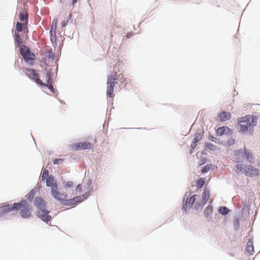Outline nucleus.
<instances>
[{
    "label": "nucleus",
    "instance_id": "nucleus-59",
    "mask_svg": "<svg viewBox=\"0 0 260 260\" xmlns=\"http://www.w3.org/2000/svg\"><path fill=\"white\" fill-rule=\"evenodd\" d=\"M72 15L71 14H69V15H68V16L67 17V20H68V21H71V23H72Z\"/></svg>",
    "mask_w": 260,
    "mask_h": 260
},
{
    "label": "nucleus",
    "instance_id": "nucleus-56",
    "mask_svg": "<svg viewBox=\"0 0 260 260\" xmlns=\"http://www.w3.org/2000/svg\"><path fill=\"white\" fill-rule=\"evenodd\" d=\"M42 186L41 184H40L39 183H37L36 185V186L34 187L35 189H36V190L38 191H39L40 189H41L42 188Z\"/></svg>",
    "mask_w": 260,
    "mask_h": 260
},
{
    "label": "nucleus",
    "instance_id": "nucleus-26",
    "mask_svg": "<svg viewBox=\"0 0 260 260\" xmlns=\"http://www.w3.org/2000/svg\"><path fill=\"white\" fill-rule=\"evenodd\" d=\"M207 202L202 199L199 202H196L193 205L192 208L196 210H198L200 209H202L203 207L206 204Z\"/></svg>",
    "mask_w": 260,
    "mask_h": 260
},
{
    "label": "nucleus",
    "instance_id": "nucleus-33",
    "mask_svg": "<svg viewBox=\"0 0 260 260\" xmlns=\"http://www.w3.org/2000/svg\"><path fill=\"white\" fill-rule=\"evenodd\" d=\"M68 194L66 192H61L59 191L57 195V198H55L54 200L58 201L61 204V199L67 200Z\"/></svg>",
    "mask_w": 260,
    "mask_h": 260
},
{
    "label": "nucleus",
    "instance_id": "nucleus-17",
    "mask_svg": "<svg viewBox=\"0 0 260 260\" xmlns=\"http://www.w3.org/2000/svg\"><path fill=\"white\" fill-rule=\"evenodd\" d=\"M246 251L249 253L250 255H252L254 252V245H253V238L251 237L248 239V242L246 244L245 248Z\"/></svg>",
    "mask_w": 260,
    "mask_h": 260
},
{
    "label": "nucleus",
    "instance_id": "nucleus-7",
    "mask_svg": "<svg viewBox=\"0 0 260 260\" xmlns=\"http://www.w3.org/2000/svg\"><path fill=\"white\" fill-rule=\"evenodd\" d=\"M14 211L18 212L16 205L14 203L6 202L0 204V217Z\"/></svg>",
    "mask_w": 260,
    "mask_h": 260
},
{
    "label": "nucleus",
    "instance_id": "nucleus-20",
    "mask_svg": "<svg viewBox=\"0 0 260 260\" xmlns=\"http://www.w3.org/2000/svg\"><path fill=\"white\" fill-rule=\"evenodd\" d=\"M42 69H44L46 71L45 78L46 83L52 82V78L53 77V73L51 69L44 68L43 66H41Z\"/></svg>",
    "mask_w": 260,
    "mask_h": 260
},
{
    "label": "nucleus",
    "instance_id": "nucleus-34",
    "mask_svg": "<svg viewBox=\"0 0 260 260\" xmlns=\"http://www.w3.org/2000/svg\"><path fill=\"white\" fill-rule=\"evenodd\" d=\"M210 161V159L202 156V157H200V160L198 161L197 164L199 167H201L202 166L204 165L207 162H209Z\"/></svg>",
    "mask_w": 260,
    "mask_h": 260
},
{
    "label": "nucleus",
    "instance_id": "nucleus-53",
    "mask_svg": "<svg viewBox=\"0 0 260 260\" xmlns=\"http://www.w3.org/2000/svg\"><path fill=\"white\" fill-rule=\"evenodd\" d=\"M197 143H195L194 142L192 141L190 146V148H191V149H196L197 148Z\"/></svg>",
    "mask_w": 260,
    "mask_h": 260
},
{
    "label": "nucleus",
    "instance_id": "nucleus-23",
    "mask_svg": "<svg viewBox=\"0 0 260 260\" xmlns=\"http://www.w3.org/2000/svg\"><path fill=\"white\" fill-rule=\"evenodd\" d=\"M208 140L213 142L216 144H218L220 145H224L225 141H220L219 138H217L213 135H212L210 132H209V135L208 136Z\"/></svg>",
    "mask_w": 260,
    "mask_h": 260
},
{
    "label": "nucleus",
    "instance_id": "nucleus-64",
    "mask_svg": "<svg viewBox=\"0 0 260 260\" xmlns=\"http://www.w3.org/2000/svg\"><path fill=\"white\" fill-rule=\"evenodd\" d=\"M66 0H59L60 3L62 4H64L66 2Z\"/></svg>",
    "mask_w": 260,
    "mask_h": 260
},
{
    "label": "nucleus",
    "instance_id": "nucleus-49",
    "mask_svg": "<svg viewBox=\"0 0 260 260\" xmlns=\"http://www.w3.org/2000/svg\"><path fill=\"white\" fill-rule=\"evenodd\" d=\"M18 63H19V59H16L15 61L14 64V68H15V69H16L18 71H20V68L19 66L18 65Z\"/></svg>",
    "mask_w": 260,
    "mask_h": 260
},
{
    "label": "nucleus",
    "instance_id": "nucleus-38",
    "mask_svg": "<svg viewBox=\"0 0 260 260\" xmlns=\"http://www.w3.org/2000/svg\"><path fill=\"white\" fill-rule=\"evenodd\" d=\"M49 176V171L46 169H44L41 174V181H44Z\"/></svg>",
    "mask_w": 260,
    "mask_h": 260
},
{
    "label": "nucleus",
    "instance_id": "nucleus-44",
    "mask_svg": "<svg viewBox=\"0 0 260 260\" xmlns=\"http://www.w3.org/2000/svg\"><path fill=\"white\" fill-rule=\"evenodd\" d=\"M64 159L60 158H55L53 159L52 162L54 165H59L63 161Z\"/></svg>",
    "mask_w": 260,
    "mask_h": 260
},
{
    "label": "nucleus",
    "instance_id": "nucleus-18",
    "mask_svg": "<svg viewBox=\"0 0 260 260\" xmlns=\"http://www.w3.org/2000/svg\"><path fill=\"white\" fill-rule=\"evenodd\" d=\"M217 169V166L215 165L212 164H209L205 166H203L201 167L200 172L202 174H205L207 173L209 170H215Z\"/></svg>",
    "mask_w": 260,
    "mask_h": 260
},
{
    "label": "nucleus",
    "instance_id": "nucleus-54",
    "mask_svg": "<svg viewBox=\"0 0 260 260\" xmlns=\"http://www.w3.org/2000/svg\"><path fill=\"white\" fill-rule=\"evenodd\" d=\"M134 35V33L133 32H128L126 34V35L124 36V37L126 38L127 39H129Z\"/></svg>",
    "mask_w": 260,
    "mask_h": 260
},
{
    "label": "nucleus",
    "instance_id": "nucleus-31",
    "mask_svg": "<svg viewBox=\"0 0 260 260\" xmlns=\"http://www.w3.org/2000/svg\"><path fill=\"white\" fill-rule=\"evenodd\" d=\"M206 181V178L205 177H201L198 179L196 181V186L198 188H202L203 187Z\"/></svg>",
    "mask_w": 260,
    "mask_h": 260
},
{
    "label": "nucleus",
    "instance_id": "nucleus-25",
    "mask_svg": "<svg viewBox=\"0 0 260 260\" xmlns=\"http://www.w3.org/2000/svg\"><path fill=\"white\" fill-rule=\"evenodd\" d=\"M210 196V190L209 187H206L202 193V198L204 201L208 202Z\"/></svg>",
    "mask_w": 260,
    "mask_h": 260
},
{
    "label": "nucleus",
    "instance_id": "nucleus-28",
    "mask_svg": "<svg viewBox=\"0 0 260 260\" xmlns=\"http://www.w3.org/2000/svg\"><path fill=\"white\" fill-rule=\"evenodd\" d=\"M75 184L72 181L64 180L62 182V188L67 190L69 189H72L74 187Z\"/></svg>",
    "mask_w": 260,
    "mask_h": 260
},
{
    "label": "nucleus",
    "instance_id": "nucleus-12",
    "mask_svg": "<svg viewBox=\"0 0 260 260\" xmlns=\"http://www.w3.org/2000/svg\"><path fill=\"white\" fill-rule=\"evenodd\" d=\"M23 69L25 70L26 72L23 71L21 73V74L24 73L25 75L27 76L31 80L35 78H39L40 76V74L38 73H37L33 69L23 67Z\"/></svg>",
    "mask_w": 260,
    "mask_h": 260
},
{
    "label": "nucleus",
    "instance_id": "nucleus-42",
    "mask_svg": "<svg viewBox=\"0 0 260 260\" xmlns=\"http://www.w3.org/2000/svg\"><path fill=\"white\" fill-rule=\"evenodd\" d=\"M91 183H92L91 180L88 179V182L86 184V188H87V191L89 192H91L93 190V187L91 185Z\"/></svg>",
    "mask_w": 260,
    "mask_h": 260
},
{
    "label": "nucleus",
    "instance_id": "nucleus-32",
    "mask_svg": "<svg viewBox=\"0 0 260 260\" xmlns=\"http://www.w3.org/2000/svg\"><path fill=\"white\" fill-rule=\"evenodd\" d=\"M45 88H47L52 93L55 94V97L57 96L58 94L57 90L54 88L52 82L46 83Z\"/></svg>",
    "mask_w": 260,
    "mask_h": 260
},
{
    "label": "nucleus",
    "instance_id": "nucleus-2",
    "mask_svg": "<svg viewBox=\"0 0 260 260\" xmlns=\"http://www.w3.org/2000/svg\"><path fill=\"white\" fill-rule=\"evenodd\" d=\"M15 47H20V54L23 58L24 62L29 66H33L34 62L36 59L34 53L32 52L26 45H20L21 40L19 35L16 32L13 35Z\"/></svg>",
    "mask_w": 260,
    "mask_h": 260
},
{
    "label": "nucleus",
    "instance_id": "nucleus-52",
    "mask_svg": "<svg viewBox=\"0 0 260 260\" xmlns=\"http://www.w3.org/2000/svg\"><path fill=\"white\" fill-rule=\"evenodd\" d=\"M76 190L77 192H81L82 191V186L80 184H78L76 186Z\"/></svg>",
    "mask_w": 260,
    "mask_h": 260
},
{
    "label": "nucleus",
    "instance_id": "nucleus-29",
    "mask_svg": "<svg viewBox=\"0 0 260 260\" xmlns=\"http://www.w3.org/2000/svg\"><path fill=\"white\" fill-rule=\"evenodd\" d=\"M204 147H205L206 149L212 151H215L217 149H219V148L217 147L216 145H214L212 143L210 142H205L204 144Z\"/></svg>",
    "mask_w": 260,
    "mask_h": 260
},
{
    "label": "nucleus",
    "instance_id": "nucleus-6",
    "mask_svg": "<svg viewBox=\"0 0 260 260\" xmlns=\"http://www.w3.org/2000/svg\"><path fill=\"white\" fill-rule=\"evenodd\" d=\"M237 131L241 134L247 133L252 136L254 133V127L257 125L256 119H254L247 124H237Z\"/></svg>",
    "mask_w": 260,
    "mask_h": 260
},
{
    "label": "nucleus",
    "instance_id": "nucleus-45",
    "mask_svg": "<svg viewBox=\"0 0 260 260\" xmlns=\"http://www.w3.org/2000/svg\"><path fill=\"white\" fill-rule=\"evenodd\" d=\"M24 197L26 199L27 201L29 203H31L33 201V199L34 198V196L31 194H30L29 192H28L27 194H26Z\"/></svg>",
    "mask_w": 260,
    "mask_h": 260
},
{
    "label": "nucleus",
    "instance_id": "nucleus-4",
    "mask_svg": "<svg viewBox=\"0 0 260 260\" xmlns=\"http://www.w3.org/2000/svg\"><path fill=\"white\" fill-rule=\"evenodd\" d=\"M188 191H186L182 200L181 209L183 214H187L188 210L192 208L193 205L197 202L198 194H193L189 198Z\"/></svg>",
    "mask_w": 260,
    "mask_h": 260
},
{
    "label": "nucleus",
    "instance_id": "nucleus-16",
    "mask_svg": "<svg viewBox=\"0 0 260 260\" xmlns=\"http://www.w3.org/2000/svg\"><path fill=\"white\" fill-rule=\"evenodd\" d=\"M204 129L198 128L194 135V138L192 141L196 143L200 142L204 137Z\"/></svg>",
    "mask_w": 260,
    "mask_h": 260
},
{
    "label": "nucleus",
    "instance_id": "nucleus-3",
    "mask_svg": "<svg viewBox=\"0 0 260 260\" xmlns=\"http://www.w3.org/2000/svg\"><path fill=\"white\" fill-rule=\"evenodd\" d=\"M235 168L248 177L255 178L260 176V169L254 167L250 164L237 165Z\"/></svg>",
    "mask_w": 260,
    "mask_h": 260
},
{
    "label": "nucleus",
    "instance_id": "nucleus-63",
    "mask_svg": "<svg viewBox=\"0 0 260 260\" xmlns=\"http://www.w3.org/2000/svg\"><path fill=\"white\" fill-rule=\"evenodd\" d=\"M75 4L74 3H73V2H71V3L69 4V6L70 7L71 6H74Z\"/></svg>",
    "mask_w": 260,
    "mask_h": 260
},
{
    "label": "nucleus",
    "instance_id": "nucleus-5",
    "mask_svg": "<svg viewBox=\"0 0 260 260\" xmlns=\"http://www.w3.org/2000/svg\"><path fill=\"white\" fill-rule=\"evenodd\" d=\"M233 155L234 156L241 155L243 158L245 159L246 162L250 164L253 163V161L255 159L252 150L245 147L235 150L233 151Z\"/></svg>",
    "mask_w": 260,
    "mask_h": 260
},
{
    "label": "nucleus",
    "instance_id": "nucleus-58",
    "mask_svg": "<svg viewBox=\"0 0 260 260\" xmlns=\"http://www.w3.org/2000/svg\"><path fill=\"white\" fill-rule=\"evenodd\" d=\"M68 21H61L60 23L61 27H65L66 26H67L68 25Z\"/></svg>",
    "mask_w": 260,
    "mask_h": 260
},
{
    "label": "nucleus",
    "instance_id": "nucleus-22",
    "mask_svg": "<svg viewBox=\"0 0 260 260\" xmlns=\"http://www.w3.org/2000/svg\"><path fill=\"white\" fill-rule=\"evenodd\" d=\"M218 213L222 216H226L232 212L228 207L225 206H221L217 209Z\"/></svg>",
    "mask_w": 260,
    "mask_h": 260
},
{
    "label": "nucleus",
    "instance_id": "nucleus-27",
    "mask_svg": "<svg viewBox=\"0 0 260 260\" xmlns=\"http://www.w3.org/2000/svg\"><path fill=\"white\" fill-rule=\"evenodd\" d=\"M46 185L47 187L51 186L53 184L56 182V180L54 176L52 175H50L46 179Z\"/></svg>",
    "mask_w": 260,
    "mask_h": 260
},
{
    "label": "nucleus",
    "instance_id": "nucleus-8",
    "mask_svg": "<svg viewBox=\"0 0 260 260\" xmlns=\"http://www.w3.org/2000/svg\"><path fill=\"white\" fill-rule=\"evenodd\" d=\"M116 84H118V83L115 81L114 76L111 74L108 75L107 81V87L106 91V95L107 98H114V87Z\"/></svg>",
    "mask_w": 260,
    "mask_h": 260
},
{
    "label": "nucleus",
    "instance_id": "nucleus-48",
    "mask_svg": "<svg viewBox=\"0 0 260 260\" xmlns=\"http://www.w3.org/2000/svg\"><path fill=\"white\" fill-rule=\"evenodd\" d=\"M74 199L75 201H77V202H78V205L83 202L82 198H81L80 196H76L75 197H74Z\"/></svg>",
    "mask_w": 260,
    "mask_h": 260
},
{
    "label": "nucleus",
    "instance_id": "nucleus-21",
    "mask_svg": "<svg viewBox=\"0 0 260 260\" xmlns=\"http://www.w3.org/2000/svg\"><path fill=\"white\" fill-rule=\"evenodd\" d=\"M14 203L16 205V208L18 212L21 208L28 207V206H31L28 202L23 199H21L19 202H14Z\"/></svg>",
    "mask_w": 260,
    "mask_h": 260
},
{
    "label": "nucleus",
    "instance_id": "nucleus-11",
    "mask_svg": "<svg viewBox=\"0 0 260 260\" xmlns=\"http://www.w3.org/2000/svg\"><path fill=\"white\" fill-rule=\"evenodd\" d=\"M256 119V124L257 123L258 116L256 115H253L251 114H247L245 116L238 117L237 119V124L242 123H246L247 124L249 122H251L252 120Z\"/></svg>",
    "mask_w": 260,
    "mask_h": 260
},
{
    "label": "nucleus",
    "instance_id": "nucleus-14",
    "mask_svg": "<svg viewBox=\"0 0 260 260\" xmlns=\"http://www.w3.org/2000/svg\"><path fill=\"white\" fill-rule=\"evenodd\" d=\"M56 33V31L55 27H51L49 31L50 39L53 47L54 48H56L57 45V38Z\"/></svg>",
    "mask_w": 260,
    "mask_h": 260
},
{
    "label": "nucleus",
    "instance_id": "nucleus-10",
    "mask_svg": "<svg viewBox=\"0 0 260 260\" xmlns=\"http://www.w3.org/2000/svg\"><path fill=\"white\" fill-rule=\"evenodd\" d=\"M233 132L232 128L225 125L219 126L215 128L216 135L218 137H221L223 135L231 136L233 135Z\"/></svg>",
    "mask_w": 260,
    "mask_h": 260
},
{
    "label": "nucleus",
    "instance_id": "nucleus-46",
    "mask_svg": "<svg viewBox=\"0 0 260 260\" xmlns=\"http://www.w3.org/2000/svg\"><path fill=\"white\" fill-rule=\"evenodd\" d=\"M90 196V193L87 191L84 193L83 194L81 195V198H82L83 202H84L85 200H87L88 197Z\"/></svg>",
    "mask_w": 260,
    "mask_h": 260
},
{
    "label": "nucleus",
    "instance_id": "nucleus-41",
    "mask_svg": "<svg viewBox=\"0 0 260 260\" xmlns=\"http://www.w3.org/2000/svg\"><path fill=\"white\" fill-rule=\"evenodd\" d=\"M114 79L115 81H119L121 83H124L126 81V78H123V77L121 76V74L116 75Z\"/></svg>",
    "mask_w": 260,
    "mask_h": 260
},
{
    "label": "nucleus",
    "instance_id": "nucleus-36",
    "mask_svg": "<svg viewBox=\"0 0 260 260\" xmlns=\"http://www.w3.org/2000/svg\"><path fill=\"white\" fill-rule=\"evenodd\" d=\"M213 209H212L205 208L204 213L205 217L206 219H211V215H212V212H213Z\"/></svg>",
    "mask_w": 260,
    "mask_h": 260
},
{
    "label": "nucleus",
    "instance_id": "nucleus-1",
    "mask_svg": "<svg viewBox=\"0 0 260 260\" xmlns=\"http://www.w3.org/2000/svg\"><path fill=\"white\" fill-rule=\"evenodd\" d=\"M47 204L41 197H37L34 200V206L37 209L35 213L36 216L42 221L48 224L52 220V217L49 215L50 211L46 209Z\"/></svg>",
    "mask_w": 260,
    "mask_h": 260
},
{
    "label": "nucleus",
    "instance_id": "nucleus-51",
    "mask_svg": "<svg viewBox=\"0 0 260 260\" xmlns=\"http://www.w3.org/2000/svg\"><path fill=\"white\" fill-rule=\"evenodd\" d=\"M57 24V20L56 18H54L52 20L51 27H55V29H56Z\"/></svg>",
    "mask_w": 260,
    "mask_h": 260
},
{
    "label": "nucleus",
    "instance_id": "nucleus-39",
    "mask_svg": "<svg viewBox=\"0 0 260 260\" xmlns=\"http://www.w3.org/2000/svg\"><path fill=\"white\" fill-rule=\"evenodd\" d=\"M46 56L48 58L49 61L53 62L54 59L55 54L54 52L49 51L46 52Z\"/></svg>",
    "mask_w": 260,
    "mask_h": 260
},
{
    "label": "nucleus",
    "instance_id": "nucleus-9",
    "mask_svg": "<svg viewBox=\"0 0 260 260\" xmlns=\"http://www.w3.org/2000/svg\"><path fill=\"white\" fill-rule=\"evenodd\" d=\"M94 145L89 142H80L72 144V148L75 151L91 150Z\"/></svg>",
    "mask_w": 260,
    "mask_h": 260
},
{
    "label": "nucleus",
    "instance_id": "nucleus-37",
    "mask_svg": "<svg viewBox=\"0 0 260 260\" xmlns=\"http://www.w3.org/2000/svg\"><path fill=\"white\" fill-rule=\"evenodd\" d=\"M39 78H35L33 79L32 81L36 83V84L41 88H45L46 83L43 82L41 80L38 79Z\"/></svg>",
    "mask_w": 260,
    "mask_h": 260
},
{
    "label": "nucleus",
    "instance_id": "nucleus-50",
    "mask_svg": "<svg viewBox=\"0 0 260 260\" xmlns=\"http://www.w3.org/2000/svg\"><path fill=\"white\" fill-rule=\"evenodd\" d=\"M249 206V205H248L246 202L243 203V206L242 207V212L243 213L246 210H247L248 211L249 210V209H248Z\"/></svg>",
    "mask_w": 260,
    "mask_h": 260
},
{
    "label": "nucleus",
    "instance_id": "nucleus-47",
    "mask_svg": "<svg viewBox=\"0 0 260 260\" xmlns=\"http://www.w3.org/2000/svg\"><path fill=\"white\" fill-rule=\"evenodd\" d=\"M234 156L236 157L235 159L234 160V162L235 163L237 164V165L243 164H242L243 161L241 159L240 155V156Z\"/></svg>",
    "mask_w": 260,
    "mask_h": 260
},
{
    "label": "nucleus",
    "instance_id": "nucleus-19",
    "mask_svg": "<svg viewBox=\"0 0 260 260\" xmlns=\"http://www.w3.org/2000/svg\"><path fill=\"white\" fill-rule=\"evenodd\" d=\"M61 205L66 206L75 207L78 205V202L75 201L74 198L67 200L61 199Z\"/></svg>",
    "mask_w": 260,
    "mask_h": 260
},
{
    "label": "nucleus",
    "instance_id": "nucleus-40",
    "mask_svg": "<svg viewBox=\"0 0 260 260\" xmlns=\"http://www.w3.org/2000/svg\"><path fill=\"white\" fill-rule=\"evenodd\" d=\"M236 143V140L235 139H233L232 138H230L228 142L226 143L225 142L224 145H223V146H226L227 147H230L231 146H233Z\"/></svg>",
    "mask_w": 260,
    "mask_h": 260
},
{
    "label": "nucleus",
    "instance_id": "nucleus-61",
    "mask_svg": "<svg viewBox=\"0 0 260 260\" xmlns=\"http://www.w3.org/2000/svg\"><path fill=\"white\" fill-rule=\"evenodd\" d=\"M206 208H209V209H213V206L212 205V202H209L208 206L206 207Z\"/></svg>",
    "mask_w": 260,
    "mask_h": 260
},
{
    "label": "nucleus",
    "instance_id": "nucleus-13",
    "mask_svg": "<svg viewBox=\"0 0 260 260\" xmlns=\"http://www.w3.org/2000/svg\"><path fill=\"white\" fill-rule=\"evenodd\" d=\"M32 210V207L31 206H28V207H24L21 208L19 210V214L20 217L22 219H28L31 216V211Z\"/></svg>",
    "mask_w": 260,
    "mask_h": 260
},
{
    "label": "nucleus",
    "instance_id": "nucleus-62",
    "mask_svg": "<svg viewBox=\"0 0 260 260\" xmlns=\"http://www.w3.org/2000/svg\"><path fill=\"white\" fill-rule=\"evenodd\" d=\"M195 149H191V148H190L189 149V153L190 155H191L192 154H193L194 151Z\"/></svg>",
    "mask_w": 260,
    "mask_h": 260
},
{
    "label": "nucleus",
    "instance_id": "nucleus-55",
    "mask_svg": "<svg viewBox=\"0 0 260 260\" xmlns=\"http://www.w3.org/2000/svg\"><path fill=\"white\" fill-rule=\"evenodd\" d=\"M30 194H31L32 195V196H34L35 197L36 193L37 192V191L36 190V189H35L34 188L31 189L29 192Z\"/></svg>",
    "mask_w": 260,
    "mask_h": 260
},
{
    "label": "nucleus",
    "instance_id": "nucleus-15",
    "mask_svg": "<svg viewBox=\"0 0 260 260\" xmlns=\"http://www.w3.org/2000/svg\"><path fill=\"white\" fill-rule=\"evenodd\" d=\"M218 117L221 122H224L226 121L229 120L232 118L231 113L228 111H223L217 115Z\"/></svg>",
    "mask_w": 260,
    "mask_h": 260
},
{
    "label": "nucleus",
    "instance_id": "nucleus-57",
    "mask_svg": "<svg viewBox=\"0 0 260 260\" xmlns=\"http://www.w3.org/2000/svg\"><path fill=\"white\" fill-rule=\"evenodd\" d=\"M207 150H208L206 149L205 147H204V149L200 152V154H201V155H205V156L207 155Z\"/></svg>",
    "mask_w": 260,
    "mask_h": 260
},
{
    "label": "nucleus",
    "instance_id": "nucleus-35",
    "mask_svg": "<svg viewBox=\"0 0 260 260\" xmlns=\"http://www.w3.org/2000/svg\"><path fill=\"white\" fill-rule=\"evenodd\" d=\"M25 29V25L24 24L21 23L17 21L15 25V30L18 32H22Z\"/></svg>",
    "mask_w": 260,
    "mask_h": 260
},
{
    "label": "nucleus",
    "instance_id": "nucleus-43",
    "mask_svg": "<svg viewBox=\"0 0 260 260\" xmlns=\"http://www.w3.org/2000/svg\"><path fill=\"white\" fill-rule=\"evenodd\" d=\"M18 17L19 19L21 22H23L25 20H26L27 22H28V17L26 16H25V15L22 12H20L18 14Z\"/></svg>",
    "mask_w": 260,
    "mask_h": 260
},
{
    "label": "nucleus",
    "instance_id": "nucleus-60",
    "mask_svg": "<svg viewBox=\"0 0 260 260\" xmlns=\"http://www.w3.org/2000/svg\"><path fill=\"white\" fill-rule=\"evenodd\" d=\"M200 151H198L197 153L196 154V158L200 160V157H202V155H200Z\"/></svg>",
    "mask_w": 260,
    "mask_h": 260
},
{
    "label": "nucleus",
    "instance_id": "nucleus-30",
    "mask_svg": "<svg viewBox=\"0 0 260 260\" xmlns=\"http://www.w3.org/2000/svg\"><path fill=\"white\" fill-rule=\"evenodd\" d=\"M239 216L235 215L233 220L234 229L235 231H238L240 228Z\"/></svg>",
    "mask_w": 260,
    "mask_h": 260
},
{
    "label": "nucleus",
    "instance_id": "nucleus-24",
    "mask_svg": "<svg viewBox=\"0 0 260 260\" xmlns=\"http://www.w3.org/2000/svg\"><path fill=\"white\" fill-rule=\"evenodd\" d=\"M50 187V193L52 198L54 199L57 198V195L59 191H58V185L57 182L53 184Z\"/></svg>",
    "mask_w": 260,
    "mask_h": 260
}]
</instances>
